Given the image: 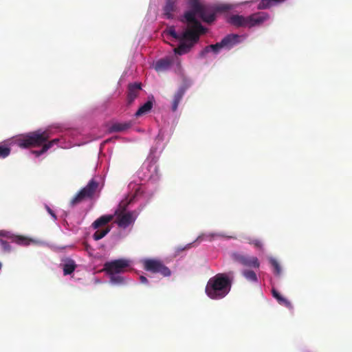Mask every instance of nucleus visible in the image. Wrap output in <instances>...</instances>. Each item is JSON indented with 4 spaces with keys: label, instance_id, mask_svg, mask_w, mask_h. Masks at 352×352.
<instances>
[{
    "label": "nucleus",
    "instance_id": "obj_24",
    "mask_svg": "<svg viewBox=\"0 0 352 352\" xmlns=\"http://www.w3.org/2000/svg\"><path fill=\"white\" fill-rule=\"evenodd\" d=\"M129 124L127 123H115L111 126L109 131L111 132H120L129 129Z\"/></svg>",
    "mask_w": 352,
    "mask_h": 352
},
{
    "label": "nucleus",
    "instance_id": "obj_27",
    "mask_svg": "<svg viewBox=\"0 0 352 352\" xmlns=\"http://www.w3.org/2000/svg\"><path fill=\"white\" fill-rule=\"evenodd\" d=\"M270 263L274 268V273L279 276L281 274V267L278 262L275 258H270Z\"/></svg>",
    "mask_w": 352,
    "mask_h": 352
},
{
    "label": "nucleus",
    "instance_id": "obj_32",
    "mask_svg": "<svg viewBox=\"0 0 352 352\" xmlns=\"http://www.w3.org/2000/svg\"><path fill=\"white\" fill-rule=\"evenodd\" d=\"M58 142H59V139L56 138V139H54V140H51V141H48V140H47V142H45V143H43V144H44V145H45V146H49V149H50V148H52L54 144H58Z\"/></svg>",
    "mask_w": 352,
    "mask_h": 352
},
{
    "label": "nucleus",
    "instance_id": "obj_31",
    "mask_svg": "<svg viewBox=\"0 0 352 352\" xmlns=\"http://www.w3.org/2000/svg\"><path fill=\"white\" fill-rule=\"evenodd\" d=\"M248 242L258 249H262L263 248V243L258 239H249Z\"/></svg>",
    "mask_w": 352,
    "mask_h": 352
},
{
    "label": "nucleus",
    "instance_id": "obj_11",
    "mask_svg": "<svg viewBox=\"0 0 352 352\" xmlns=\"http://www.w3.org/2000/svg\"><path fill=\"white\" fill-rule=\"evenodd\" d=\"M142 90L141 83H131L128 85L126 102L127 105H131L138 97Z\"/></svg>",
    "mask_w": 352,
    "mask_h": 352
},
{
    "label": "nucleus",
    "instance_id": "obj_5",
    "mask_svg": "<svg viewBox=\"0 0 352 352\" xmlns=\"http://www.w3.org/2000/svg\"><path fill=\"white\" fill-rule=\"evenodd\" d=\"M269 18V15L265 12H257L248 16L234 14L230 17L229 23L237 28H252L260 25Z\"/></svg>",
    "mask_w": 352,
    "mask_h": 352
},
{
    "label": "nucleus",
    "instance_id": "obj_16",
    "mask_svg": "<svg viewBox=\"0 0 352 352\" xmlns=\"http://www.w3.org/2000/svg\"><path fill=\"white\" fill-rule=\"evenodd\" d=\"M77 265L75 261L71 258H66L63 264V274L65 276L72 274Z\"/></svg>",
    "mask_w": 352,
    "mask_h": 352
},
{
    "label": "nucleus",
    "instance_id": "obj_19",
    "mask_svg": "<svg viewBox=\"0 0 352 352\" xmlns=\"http://www.w3.org/2000/svg\"><path fill=\"white\" fill-rule=\"evenodd\" d=\"M185 93V89L183 87H181L178 89V91L175 94L173 103H172V110L173 111H175L177 109L178 105L182 100Z\"/></svg>",
    "mask_w": 352,
    "mask_h": 352
},
{
    "label": "nucleus",
    "instance_id": "obj_4",
    "mask_svg": "<svg viewBox=\"0 0 352 352\" xmlns=\"http://www.w3.org/2000/svg\"><path fill=\"white\" fill-rule=\"evenodd\" d=\"M201 35L199 32L186 24V30L181 34L179 45L174 49V52L178 55L187 54L192 47L197 43Z\"/></svg>",
    "mask_w": 352,
    "mask_h": 352
},
{
    "label": "nucleus",
    "instance_id": "obj_18",
    "mask_svg": "<svg viewBox=\"0 0 352 352\" xmlns=\"http://www.w3.org/2000/svg\"><path fill=\"white\" fill-rule=\"evenodd\" d=\"M272 296L277 300L278 302L280 305H283L289 309L292 308V303L287 298L282 296L280 295V294L277 290H276L275 289H273L272 290Z\"/></svg>",
    "mask_w": 352,
    "mask_h": 352
},
{
    "label": "nucleus",
    "instance_id": "obj_6",
    "mask_svg": "<svg viewBox=\"0 0 352 352\" xmlns=\"http://www.w3.org/2000/svg\"><path fill=\"white\" fill-rule=\"evenodd\" d=\"M130 201L127 199L122 200L115 211L116 216V223L122 228H126L131 224L133 223L136 219V214L135 212H126V208L129 204Z\"/></svg>",
    "mask_w": 352,
    "mask_h": 352
},
{
    "label": "nucleus",
    "instance_id": "obj_2",
    "mask_svg": "<svg viewBox=\"0 0 352 352\" xmlns=\"http://www.w3.org/2000/svg\"><path fill=\"white\" fill-rule=\"evenodd\" d=\"M234 273H219L210 278L206 287V294L213 300L224 298L230 291Z\"/></svg>",
    "mask_w": 352,
    "mask_h": 352
},
{
    "label": "nucleus",
    "instance_id": "obj_28",
    "mask_svg": "<svg viewBox=\"0 0 352 352\" xmlns=\"http://www.w3.org/2000/svg\"><path fill=\"white\" fill-rule=\"evenodd\" d=\"M111 276V283L117 285H121L124 283V277L119 274H109Z\"/></svg>",
    "mask_w": 352,
    "mask_h": 352
},
{
    "label": "nucleus",
    "instance_id": "obj_34",
    "mask_svg": "<svg viewBox=\"0 0 352 352\" xmlns=\"http://www.w3.org/2000/svg\"><path fill=\"white\" fill-rule=\"evenodd\" d=\"M140 282H141L142 283H143V284H147V283H148V279H147L145 276H141L140 277Z\"/></svg>",
    "mask_w": 352,
    "mask_h": 352
},
{
    "label": "nucleus",
    "instance_id": "obj_25",
    "mask_svg": "<svg viewBox=\"0 0 352 352\" xmlns=\"http://www.w3.org/2000/svg\"><path fill=\"white\" fill-rule=\"evenodd\" d=\"M242 274L248 281L257 282L258 280L256 273L252 270H244L242 272Z\"/></svg>",
    "mask_w": 352,
    "mask_h": 352
},
{
    "label": "nucleus",
    "instance_id": "obj_7",
    "mask_svg": "<svg viewBox=\"0 0 352 352\" xmlns=\"http://www.w3.org/2000/svg\"><path fill=\"white\" fill-rule=\"evenodd\" d=\"M99 183L94 179H91L86 186L82 188L70 201V206H74L86 199H92L98 190Z\"/></svg>",
    "mask_w": 352,
    "mask_h": 352
},
{
    "label": "nucleus",
    "instance_id": "obj_13",
    "mask_svg": "<svg viewBox=\"0 0 352 352\" xmlns=\"http://www.w3.org/2000/svg\"><path fill=\"white\" fill-rule=\"evenodd\" d=\"M240 36L238 34H231L225 36L221 43L223 47L230 49L240 42Z\"/></svg>",
    "mask_w": 352,
    "mask_h": 352
},
{
    "label": "nucleus",
    "instance_id": "obj_8",
    "mask_svg": "<svg viewBox=\"0 0 352 352\" xmlns=\"http://www.w3.org/2000/svg\"><path fill=\"white\" fill-rule=\"evenodd\" d=\"M143 267L146 271L154 274H160L162 276H170L171 271L162 261L158 259L148 258L143 261Z\"/></svg>",
    "mask_w": 352,
    "mask_h": 352
},
{
    "label": "nucleus",
    "instance_id": "obj_3",
    "mask_svg": "<svg viewBox=\"0 0 352 352\" xmlns=\"http://www.w3.org/2000/svg\"><path fill=\"white\" fill-rule=\"evenodd\" d=\"M50 138V133L48 131L37 130L19 137L15 142L18 146L24 148L42 146L41 150L32 151L33 154L38 157L49 150V146H45L43 143L47 142Z\"/></svg>",
    "mask_w": 352,
    "mask_h": 352
},
{
    "label": "nucleus",
    "instance_id": "obj_12",
    "mask_svg": "<svg viewBox=\"0 0 352 352\" xmlns=\"http://www.w3.org/2000/svg\"><path fill=\"white\" fill-rule=\"evenodd\" d=\"M0 235L7 237L8 239H10L11 242L15 243L18 245H30L31 240L29 239L27 237H25L23 236H19V235H14L12 234H10L8 232H5L3 231L0 232Z\"/></svg>",
    "mask_w": 352,
    "mask_h": 352
},
{
    "label": "nucleus",
    "instance_id": "obj_14",
    "mask_svg": "<svg viewBox=\"0 0 352 352\" xmlns=\"http://www.w3.org/2000/svg\"><path fill=\"white\" fill-rule=\"evenodd\" d=\"M177 0H166L164 7V14L167 19H173L176 11Z\"/></svg>",
    "mask_w": 352,
    "mask_h": 352
},
{
    "label": "nucleus",
    "instance_id": "obj_26",
    "mask_svg": "<svg viewBox=\"0 0 352 352\" xmlns=\"http://www.w3.org/2000/svg\"><path fill=\"white\" fill-rule=\"evenodd\" d=\"M11 152V149L9 146L0 144V158H6L8 157Z\"/></svg>",
    "mask_w": 352,
    "mask_h": 352
},
{
    "label": "nucleus",
    "instance_id": "obj_23",
    "mask_svg": "<svg viewBox=\"0 0 352 352\" xmlns=\"http://www.w3.org/2000/svg\"><path fill=\"white\" fill-rule=\"evenodd\" d=\"M111 230V228L109 226H107L102 229H98L94 232L93 234V239L95 241H98L103 237H104Z\"/></svg>",
    "mask_w": 352,
    "mask_h": 352
},
{
    "label": "nucleus",
    "instance_id": "obj_9",
    "mask_svg": "<svg viewBox=\"0 0 352 352\" xmlns=\"http://www.w3.org/2000/svg\"><path fill=\"white\" fill-rule=\"evenodd\" d=\"M129 266V261L121 258L105 263L104 270L108 274H118L124 272Z\"/></svg>",
    "mask_w": 352,
    "mask_h": 352
},
{
    "label": "nucleus",
    "instance_id": "obj_29",
    "mask_svg": "<svg viewBox=\"0 0 352 352\" xmlns=\"http://www.w3.org/2000/svg\"><path fill=\"white\" fill-rule=\"evenodd\" d=\"M167 34L171 36L173 38L179 40L181 38V34H179L176 32L173 26L169 27L165 32Z\"/></svg>",
    "mask_w": 352,
    "mask_h": 352
},
{
    "label": "nucleus",
    "instance_id": "obj_33",
    "mask_svg": "<svg viewBox=\"0 0 352 352\" xmlns=\"http://www.w3.org/2000/svg\"><path fill=\"white\" fill-rule=\"evenodd\" d=\"M46 209L47 212L53 217L54 219H56V216L54 212L52 210V209L49 206H46Z\"/></svg>",
    "mask_w": 352,
    "mask_h": 352
},
{
    "label": "nucleus",
    "instance_id": "obj_22",
    "mask_svg": "<svg viewBox=\"0 0 352 352\" xmlns=\"http://www.w3.org/2000/svg\"><path fill=\"white\" fill-rule=\"evenodd\" d=\"M152 107L153 102L148 100L139 108V109L136 111L135 115L136 117H140L148 113L152 109Z\"/></svg>",
    "mask_w": 352,
    "mask_h": 352
},
{
    "label": "nucleus",
    "instance_id": "obj_30",
    "mask_svg": "<svg viewBox=\"0 0 352 352\" xmlns=\"http://www.w3.org/2000/svg\"><path fill=\"white\" fill-rule=\"evenodd\" d=\"M0 244L1 245L2 250L4 252H11V246L9 243L2 239H0Z\"/></svg>",
    "mask_w": 352,
    "mask_h": 352
},
{
    "label": "nucleus",
    "instance_id": "obj_15",
    "mask_svg": "<svg viewBox=\"0 0 352 352\" xmlns=\"http://www.w3.org/2000/svg\"><path fill=\"white\" fill-rule=\"evenodd\" d=\"M173 63V60L169 57L161 58L156 61L154 65V69L157 72H164L167 70Z\"/></svg>",
    "mask_w": 352,
    "mask_h": 352
},
{
    "label": "nucleus",
    "instance_id": "obj_17",
    "mask_svg": "<svg viewBox=\"0 0 352 352\" xmlns=\"http://www.w3.org/2000/svg\"><path fill=\"white\" fill-rule=\"evenodd\" d=\"M113 219V215L109 214V215H102L98 219H97L96 221H94L92 223V227L94 229H98L101 226L107 225L108 223L111 221Z\"/></svg>",
    "mask_w": 352,
    "mask_h": 352
},
{
    "label": "nucleus",
    "instance_id": "obj_20",
    "mask_svg": "<svg viewBox=\"0 0 352 352\" xmlns=\"http://www.w3.org/2000/svg\"><path fill=\"white\" fill-rule=\"evenodd\" d=\"M222 44L221 42L217 43L214 45H210L206 46L201 52H200V56L203 57L206 54H208L209 52L212 51L214 53H218L219 50L223 48Z\"/></svg>",
    "mask_w": 352,
    "mask_h": 352
},
{
    "label": "nucleus",
    "instance_id": "obj_1",
    "mask_svg": "<svg viewBox=\"0 0 352 352\" xmlns=\"http://www.w3.org/2000/svg\"><path fill=\"white\" fill-rule=\"evenodd\" d=\"M188 6L190 10L184 13V19L181 21L186 23L201 34L206 32V29L196 19V15H198L204 22L210 23L215 20L217 12L228 9L226 6L212 7L202 5L199 0H189Z\"/></svg>",
    "mask_w": 352,
    "mask_h": 352
},
{
    "label": "nucleus",
    "instance_id": "obj_10",
    "mask_svg": "<svg viewBox=\"0 0 352 352\" xmlns=\"http://www.w3.org/2000/svg\"><path fill=\"white\" fill-rule=\"evenodd\" d=\"M231 256L234 262L240 263L244 267L259 268L260 263L256 256H249L240 252H234Z\"/></svg>",
    "mask_w": 352,
    "mask_h": 352
},
{
    "label": "nucleus",
    "instance_id": "obj_21",
    "mask_svg": "<svg viewBox=\"0 0 352 352\" xmlns=\"http://www.w3.org/2000/svg\"><path fill=\"white\" fill-rule=\"evenodd\" d=\"M282 1L283 0H261L257 6V8L259 10L268 9Z\"/></svg>",
    "mask_w": 352,
    "mask_h": 352
}]
</instances>
